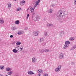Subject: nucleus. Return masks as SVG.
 <instances>
[{
    "instance_id": "obj_1",
    "label": "nucleus",
    "mask_w": 76,
    "mask_h": 76,
    "mask_svg": "<svg viewBox=\"0 0 76 76\" xmlns=\"http://www.w3.org/2000/svg\"><path fill=\"white\" fill-rule=\"evenodd\" d=\"M58 16L57 17V18L58 20H60V18L64 16V12H62L61 10H59L58 13Z\"/></svg>"
},
{
    "instance_id": "obj_2",
    "label": "nucleus",
    "mask_w": 76,
    "mask_h": 76,
    "mask_svg": "<svg viewBox=\"0 0 76 76\" xmlns=\"http://www.w3.org/2000/svg\"><path fill=\"white\" fill-rule=\"evenodd\" d=\"M32 18L35 21H36V20H37V21H39V20L40 19V17L38 15H37L36 18H35L34 16H32Z\"/></svg>"
},
{
    "instance_id": "obj_3",
    "label": "nucleus",
    "mask_w": 76,
    "mask_h": 76,
    "mask_svg": "<svg viewBox=\"0 0 76 76\" xmlns=\"http://www.w3.org/2000/svg\"><path fill=\"white\" fill-rule=\"evenodd\" d=\"M59 57L60 59H63V58H64V54L63 53H61L59 55Z\"/></svg>"
},
{
    "instance_id": "obj_4",
    "label": "nucleus",
    "mask_w": 76,
    "mask_h": 76,
    "mask_svg": "<svg viewBox=\"0 0 76 76\" xmlns=\"http://www.w3.org/2000/svg\"><path fill=\"white\" fill-rule=\"evenodd\" d=\"M38 34H39V32L38 31H36L33 32V34L34 35V36H37Z\"/></svg>"
},
{
    "instance_id": "obj_5",
    "label": "nucleus",
    "mask_w": 76,
    "mask_h": 76,
    "mask_svg": "<svg viewBox=\"0 0 76 76\" xmlns=\"http://www.w3.org/2000/svg\"><path fill=\"white\" fill-rule=\"evenodd\" d=\"M4 21L3 20V18H0V23H4Z\"/></svg>"
},
{
    "instance_id": "obj_6",
    "label": "nucleus",
    "mask_w": 76,
    "mask_h": 76,
    "mask_svg": "<svg viewBox=\"0 0 76 76\" xmlns=\"http://www.w3.org/2000/svg\"><path fill=\"white\" fill-rule=\"evenodd\" d=\"M24 32H23V31H18V35H22V34H23Z\"/></svg>"
},
{
    "instance_id": "obj_7",
    "label": "nucleus",
    "mask_w": 76,
    "mask_h": 76,
    "mask_svg": "<svg viewBox=\"0 0 76 76\" xmlns=\"http://www.w3.org/2000/svg\"><path fill=\"white\" fill-rule=\"evenodd\" d=\"M28 75H34V73L32 71H29L28 72Z\"/></svg>"
},
{
    "instance_id": "obj_8",
    "label": "nucleus",
    "mask_w": 76,
    "mask_h": 76,
    "mask_svg": "<svg viewBox=\"0 0 76 76\" xmlns=\"http://www.w3.org/2000/svg\"><path fill=\"white\" fill-rule=\"evenodd\" d=\"M46 25L47 26H48V27H50V26H53V25L52 23L50 24L49 23L47 24Z\"/></svg>"
},
{
    "instance_id": "obj_9",
    "label": "nucleus",
    "mask_w": 76,
    "mask_h": 76,
    "mask_svg": "<svg viewBox=\"0 0 76 76\" xmlns=\"http://www.w3.org/2000/svg\"><path fill=\"white\" fill-rule=\"evenodd\" d=\"M70 44V42L69 41H66V42H65V44L66 45H69V44Z\"/></svg>"
},
{
    "instance_id": "obj_10",
    "label": "nucleus",
    "mask_w": 76,
    "mask_h": 76,
    "mask_svg": "<svg viewBox=\"0 0 76 76\" xmlns=\"http://www.w3.org/2000/svg\"><path fill=\"white\" fill-rule=\"evenodd\" d=\"M38 72L39 73H43V71L41 69H39L38 70Z\"/></svg>"
},
{
    "instance_id": "obj_11",
    "label": "nucleus",
    "mask_w": 76,
    "mask_h": 76,
    "mask_svg": "<svg viewBox=\"0 0 76 76\" xmlns=\"http://www.w3.org/2000/svg\"><path fill=\"white\" fill-rule=\"evenodd\" d=\"M76 48V45H75L73 47V48H72L70 49V50H75Z\"/></svg>"
},
{
    "instance_id": "obj_12",
    "label": "nucleus",
    "mask_w": 76,
    "mask_h": 76,
    "mask_svg": "<svg viewBox=\"0 0 76 76\" xmlns=\"http://www.w3.org/2000/svg\"><path fill=\"white\" fill-rule=\"evenodd\" d=\"M52 12H53V10L52 9H50L49 10L48 12V13H52Z\"/></svg>"
},
{
    "instance_id": "obj_13",
    "label": "nucleus",
    "mask_w": 76,
    "mask_h": 76,
    "mask_svg": "<svg viewBox=\"0 0 76 76\" xmlns=\"http://www.w3.org/2000/svg\"><path fill=\"white\" fill-rule=\"evenodd\" d=\"M69 46V45H65L64 46V49H66Z\"/></svg>"
},
{
    "instance_id": "obj_14",
    "label": "nucleus",
    "mask_w": 76,
    "mask_h": 76,
    "mask_svg": "<svg viewBox=\"0 0 76 76\" xmlns=\"http://www.w3.org/2000/svg\"><path fill=\"white\" fill-rule=\"evenodd\" d=\"M44 51L45 53H48V52H50V50L49 49L44 50Z\"/></svg>"
},
{
    "instance_id": "obj_15",
    "label": "nucleus",
    "mask_w": 76,
    "mask_h": 76,
    "mask_svg": "<svg viewBox=\"0 0 76 76\" xmlns=\"http://www.w3.org/2000/svg\"><path fill=\"white\" fill-rule=\"evenodd\" d=\"M37 61V58L33 57L32 58V62H35V61Z\"/></svg>"
},
{
    "instance_id": "obj_16",
    "label": "nucleus",
    "mask_w": 76,
    "mask_h": 76,
    "mask_svg": "<svg viewBox=\"0 0 76 76\" xmlns=\"http://www.w3.org/2000/svg\"><path fill=\"white\" fill-rule=\"evenodd\" d=\"M69 40L70 41H73V40H75V38L73 37H71L69 39Z\"/></svg>"
},
{
    "instance_id": "obj_17",
    "label": "nucleus",
    "mask_w": 76,
    "mask_h": 76,
    "mask_svg": "<svg viewBox=\"0 0 76 76\" xmlns=\"http://www.w3.org/2000/svg\"><path fill=\"white\" fill-rule=\"evenodd\" d=\"M23 3H25V1H22L20 3V5L22 6L23 5Z\"/></svg>"
},
{
    "instance_id": "obj_18",
    "label": "nucleus",
    "mask_w": 76,
    "mask_h": 76,
    "mask_svg": "<svg viewBox=\"0 0 76 76\" xmlns=\"http://www.w3.org/2000/svg\"><path fill=\"white\" fill-rule=\"evenodd\" d=\"M12 6V4H9L8 5V9H10V8L11 7V6Z\"/></svg>"
},
{
    "instance_id": "obj_19",
    "label": "nucleus",
    "mask_w": 76,
    "mask_h": 76,
    "mask_svg": "<svg viewBox=\"0 0 76 76\" xmlns=\"http://www.w3.org/2000/svg\"><path fill=\"white\" fill-rule=\"evenodd\" d=\"M43 40H44L43 38H40L39 40V42H41L43 41Z\"/></svg>"
},
{
    "instance_id": "obj_20",
    "label": "nucleus",
    "mask_w": 76,
    "mask_h": 76,
    "mask_svg": "<svg viewBox=\"0 0 76 76\" xmlns=\"http://www.w3.org/2000/svg\"><path fill=\"white\" fill-rule=\"evenodd\" d=\"M15 24H16L17 25H18L19 23V20H17L15 22Z\"/></svg>"
},
{
    "instance_id": "obj_21",
    "label": "nucleus",
    "mask_w": 76,
    "mask_h": 76,
    "mask_svg": "<svg viewBox=\"0 0 76 76\" xmlns=\"http://www.w3.org/2000/svg\"><path fill=\"white\" fill-rule=\"evenodd\" d=\"M30 11H31V12H34V9L32 7H31L30 9Z\"/></svg>"
},
{
    "instance_id": "obj_22",
    "label": "nucleus",
    "mask_w": 76,
    "mask_h": 76,
    "mask_svg": "<svg viewBox=\"0 0 76 76\" xmlns=\"http://www.w3.org/2000/svg\"><path fill=\"white\" fill-rule=\"evenodd\" d=\"M11 69L10 68H6V71H7V72H9V71H10V70H11Z\"/></svg>"
},
{
    "instance_id": "obj_23",
    "label": "nucleus",
    "mask_w": 76,
    "mask_h": 76,
    "mask_svg": "<svg viewBox=\"0 0 76 76\" xmlns=\"http://www.w3.org/2000/svg\"><path fill=\"white\" fill-rule=\"evenodd\" d=\"M12 51L14 53H16L18 51L17 50L15 49H13Z\"/></svg>"
},
{
    "instance_id": "obj_24",
    "label": "nucleus",
    "mask_w": 76,
    "mask_h": 76,
    "mask_svg": "<svg viewBox=\"0 0 76 76\" xmlns=\"http://www.w3.org/2000/svg\"><path fill=\"white\" fill-rule=\"evenodd\" d=\"M64 34V31H61L60 33V35H61V36L63 35Z\"/></svg>"
},
{
    "instance_id": "obj_25",
    "label": "nucleus",
    "mask_w": 76,
    "mask_h": 76,
    "mask_svg": "<svg viewBox=\"0 0 76 76\" xmlns=\"http://www.w3.org/2000/svg\"><path fill=\"white\" fill-rule=\"evenodd\" d=\"M59 68H57L55 69V71L56 72H58V71H60V70H59Z\"/></svg>"
},
{
    "instance_id": "obj_26",
    "label": "nucleus",
    "mask_w": 76,
    "mask_h": 76,
    "mask_svg": "<svg viewBox=\"0 0 76 76\" xmlns=\"http://www.w3.org/2000/svg\"><path fill=\"white\" fill-rule=\"evenodd\" d=\"M0 68H1V70H3V69L4 68V67L3 66H0Z\"/></svg>"
},
{
    "instance_id": "obj_27",
    "label": "nucleus",
    "mask_w": 76,
    "mask_h": 76,
    "mask_svg": "<svg viewBox=\"0 0 76 76\" xmlns=\"http://www.w3.org/2000/svg\"><path fill=\"white\" fill-rule=\"evenodd\" d=\"M40 53H42L43 52H44V49H42V50H40L39 51Z\"/></svg>"
},
{
    "instance_id": "obj_28",
    "label": "nucleus",
    "mask_w": 76,
    "mask_h": 76,
    "mask_svg": "<svg viewBox=\"0 0 76 76\" xmlns=\"http://www.w3.org/2000/svg\"><path fill=\"white\" fill-rule=\"evenodd\" d=\"M20 44H21V42H17L16 43V45H20Z\"/></svg>"
},
{
    "instance_id": "obj_29",
    "label": "nucleus",
    "mask_w": 76,
    "mask_h": 76,
    "mask_svg": "<svg viewBox=\"0 0 76 76\" xmlns=\"http://www.w3.org/2000/svg\"><path fill=\"white\" fill-rule=\"evenodd\" d=\"M44 35H45V36H47V35L48 34H47V32L46 31H45V32L44 33Z\"/></svg>"
},
{
    "instance_id": "obj_30",
    "label": "nucleus",
    "mask_w": 76,
    "mask_h": 76,
    "mask_svg": "<svg viewBox=\"0 0 76 76\" xmlns=\"http://www.w3.org/2000/svg\"><path fill=\"white\" fill-rule=\"evenodd\" d=\"M15 30H16V27H13L12 28V30L13 31V30H14V31H15Z\"/></svg>"
},
{
    "instance_id": "obj_31",
    "label": "nucleus",
    "mask_w": 76,
    "mask_h": 76,
    "mask_svg": "<svg viewBox=\"0 0 76 76\" xmlns=\"http://www.w3.org/2000/svg\"><path fill=\"white\" fill-rule=\"evenodd\" d=\"M39 4V3H38L37 2H36V3L35 4V6H37V5Z\"/></svg>"
},
{
    "instance_id": "obj_32",
    "label": "nucleus",
    "mask_w": 76,
    "mask_h": 76,
    "mask_svg": "<svg viewBox=\"0 0 76 76\" xmlns=\"http://www.w3.org/2000/svg\"><path fill=\"white\" fill-rule=\"evenodd\" d=\"M20 10H21V8H20L17 9V11H20Z\"/></svg>"
},
{
    "instance_id": "obj_33",
    "label": "nucleus",
    "mask_w": 76,
    "mask_h": 76,
    "mask_svg": "<svg viewBox=\"0 0 76 76\" xmlns=\"http://www.w3.org/2000/svg\"><path fill=\"white\" fill-rule=\"evenodd\" d=\"M61 66L60 65L58 66V68L59 69H61Z\"/></svg>"
},
{
    "instance_id": "obj_34",
    "label": "nucleus",
    "mask_w": 76,
    "mask_h": 76,
    "mask_svg": "<svg viewBox=\"0 0 76 76\" xmlns=\"http://www.w3.org/2000/svg\"><path fill=\"white\" fill-rule=\"evenodd\" d=\"M55 5L54 4H52L51 5V6H52V7H54Z\"/></svg>"
},
{
    "instance_id": "obj_35",
    "label": "nucleus",
    "mask_w": 76,
    "mask_h": 76,
    "mask_svg": "<svg viewBox=\"0 0 76 76\" xmlns=\"http://www.w3.org/2000/svg\"><path fill=\"white\" fill-rule=\"evenodd\" d=\"M74 5H76V0L75 1V2L74 3Z\"/></svg>"
},
{
    "instance_id": "obj_36",
    "label": "nucleus",
    "mask_w": 76,
    "mask_h": 76,
    "mask_svg": "<svg viewBox=\"0 0 76 76\" xmlns=\"http://www.w3.org/2000/svg\"><path fill=\"white\" fill-rule=\"evenodd\" d=\"M8 75H11L12 74H11V72H9L8 73Z\"/></svg>"
},
{
    "instance_id": "obj_37",
    "label": "nucleus",
    "mask_w": 76,
    "mask_h": 76,
    "mask_svg": "<svg viewBox=\"0 0 76 76\" xmlns=\"http://www.w3.org/2000/svg\"><path fill=\"white\" fill-rule=\"evenodd\" d=\"M75 64V63L74 62H72V64H71L72 65H74Z\"/></svg>"
},
{
    "instance_id": "obj_38",
    "label": "nucleus",
    "mask_w": 76,
    "mask_h": 76,
    "mask_svg": "<svg viewBox=\"0 0 76 76\" xmlns=\"http://www.w3.org/2000/svg\"><path fill=\"white\" fill-rule=\"evenodd\" d=\"M40 1H40V0H38V1H37V2L38 3H39L40 2Z\"/></svg>"
},
{
    "instance_id": "obj_39",
    "label": "nucleus",
    "mask_w": 76,
    "mask_h": 76,
    "mask_svg": "<svg viewBox=\"0 0 76 76\" xmlns=\"http://www.w3.org/2000/svg\"><path fill=\"white\" fill-rule=\"evenodd\" d=\"M13 35H11L10 36V38H13Z\"/></svg>"
},
{
    "instance_id": "obj_40",
    "label": "nucleus",
    "mask_w": 76,
    "mask_h": 76,
    "mask_svg": "<svg viewBox=\"0 0 76 76\" xmlns=\"http://www.w3.org/2000/svg\"><path fill=\"white\" fill-rule=\"evenodd\" d=\"M29 16V14H27V17L28 18Z\"/></svg>"
},
{
    "instance_id": "obj_41",
    "label": "nucleus",
    "mask_w": 76,
    "mask_h": 76,
    "mask_svg": "<svg viewBox=\"0 0 76 76\" xmlns=\"http://www.w3.org/2000/svg\"><path fill=\"white\" fill-rule=\"evenodd\" d=\"M27 29H28V27H26L25 28V30H27Z\"/></svg>"
},
{
    "instance_id": "obj_42",
    "label": "nucleus",
    "mask_w": 76,
    "mask_h": 76,
    "mask_svg": "<svg viewBox=\"0 0 76 76\" xmlns=\"http://www.w3.org/2000/svg\"><path fill=\"white\" fill-rule=\"evenodd\" d=\"M20 49L22 50V49H23V46H22V48H20Z\"/></svg>"
},
{
    "instance_id": "obj_43",
    "label": "nucleus",
    "mask_w": 76,
    "mask_h": 76,
    "mask_svg": "<svg viewBox=\"0 0 76 76\" xmlns=\"http://www.w3.org/2000/svg\"><path fill=\"white\" fill-rule=\"evenodd\" d=\"M36 6H36V5L35 6V5L34 6V9H35V7H36Z\"/></svg>"
},
{
    "instance_id": "obj_44",
    "label": "nucleus",
    "mask_w": 76,
    "mask_h": 76,
    "mask_svg": "<svg viewBox=\"0 0 76 76\" xmlns=\"http://www.w3.org/2000/svg\"><path fill=\"white\" fill-rule=\"evenodd\" d=\"M29 7H28V8L27 9V12H28V10H29Z\"/></svg>"
},
{
    "instance_id": "obj_45",
    "label": "nucleus",
    "mask_w": 76,
    "mask_h": 76,
    "mask_svg": "<svg viewBox=\"0 0 76 76\" xmlns=\"http://www.w3.org/2000/svg\"><path fill=\"white\" fill-rule=\"evenodd\" d=\"M10 72L11 73V74H12V71H10Z\"/></svg>"
},
{
    "instance_id": "obj_46",
    "label": "nucleus",
    "mask_w": 76,
    "mask_h": 76,
    "mask_svg": "<svg viewBox=\"0 0 76 76\" xmlns=\"http://www.w3.org/2000/svg\"><path fill=\"white\" fill-rule=\"evenodd\" d=\"M40 76V74H38V76Z\"/></svg>"
},
{
    "instance_id": "obj_47",
    "label": "nucleus",
    "mask_w": 76,
    "mask_h": 76,
    "mask_svg": "<svg viewBox=\"0 0 76 76\" xmlns=\"http://www.w3.org/2000/svg\"><path fill=\"white\" fill-rule=\"evenodd\" d=\"M28 17H26V19H27V20H28Z\"/></svg>"
},
{
    "instance_id": "obj_48",
    "label": "nucleus",
    "mask_w": 76,
    "mask_h": 76,
    "mask_svg": "<svg viewBox=\"0 0 76 76\" xmlns=\"http://www.w3.org/2000/svg\"><path fill=\"white\" fill-rule=\"evenodd\" d=\"M44 20H45L46 19V18H44Z\"/></svg>"
},
{
    "instance_id": "obj_49",
    "label": "nucleus",
    "mask_w": 76,
    "mask_h": 76,
    "mask_svg": "<svg viewBox=\"0 0 76 76\" xmlns=\"http://www.w3.org/2000/svg\"><path fill=\"white\" fill-rule=\"evenodd\" d=\"M0 76H3V75H0Z\"/></svg>"
},
{
    "instance_id": "obj_50",
    "label": "nucleus",
    "mask_w": 76,
    "mask_h": 76,
    "mask_svg": "<svg viewBox=\"0 0 76 76\" xmlns=\"http://www.w3.org/2000/svg\"><path fill=\"white\" fill-rule=\"evenodd\" d=\"M33 15H34V13L33 14Z\"/></svg>"
},
{
    "instance_id": "obj_51",
    "label": "nucleus",
    "mask_w": 76,
    "mask_h": 76,
    "mask_svg": "<svg viewBox=\"0 0 76 76\" xmlns=\"http://www.w3.org/2000/svg\"><path fill=\"white\" fill-rule=\"evenodd\" d=\"M14 1H16V0H13Z\"/></svg>"
},
{
    "instance_id": "obj_52",
    "label": "nucleus",
    "mask_w": 76,
    "mask_h": 76,
    "mask_svg": "<svg viewBox=\"0 0 76 76\" xmlns=\"http://www.w3.org/2000/svg\"><path fill=\"white\" fill-rule=\"evenodd\" d=\"M0 41H1V39H0Z\"/></svg>"
},
{
    "instance_id": "obj_53",
    "label": "nucleus",
    "mask_w": 76,
    "mask_h": 76,
    "mask_svg": "<svg viewBox=\"0 0 76 76\" xmlns=\"http://www.w3.org/2000/svg\"><path fill=\"white\" fill-rule=\"evenodd\" d=\"M19 49H18L17 51H18V50H19Z\"/></svg>"
},
{
    "instance_id": "obj_54",
    "label": "nucleus",
    "mask_w": 76,
    "mask_h": 76,
    "mask_svg": "<svg viewBox=\"0 0 76 76\" xmlns=\"http://www.w3.org/2000/svg\"><path fill=\"white\" fill-rule=\"evenodd\" d=\"M21 48H22V47H21Z\"/></svg>"
}]
</instances>
